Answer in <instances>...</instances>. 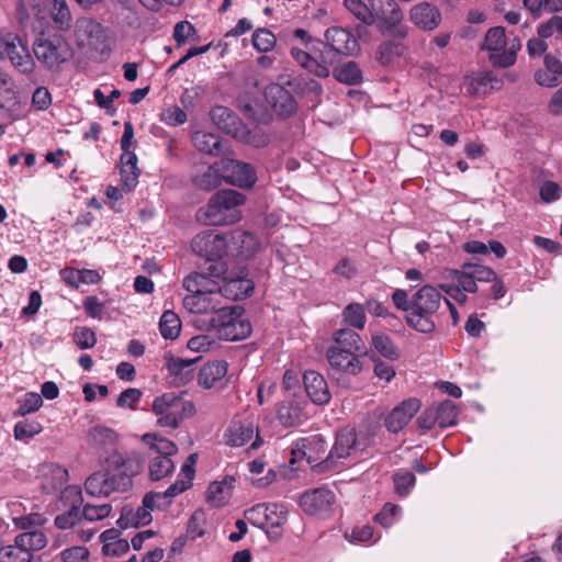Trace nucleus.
<instances>
[{
	"instance_id": "nucleus-43",
	"label": "nucleus",
	"mask_w": 562,
	"mask_h": 562,
	"mask_svg": "<svg viewBox=\"0 0 562 562\" xmlns=\"http://www.w3.org/2000/svg\"><path fill=\"white\" fill-rule=\"evenodd\" d=\"M342 321L347 325L356 328V329H363L366 326V307L360 303H350L348 304L342 313Z\"/></svg>"
},
{
	"instance_id": "nucleus-46",
	"label": "nucleus",
	"mask_w": 562,
	"mask_h": 562,
	"mask_svg": "<svg viewBox=\"0 0 562 562\" xmlns=\"http://www.w3.org/2000/svg\"><path fill=\"white\" fill-rule=\"evenodd\" d=\"M159 330L164 338L176 339L181 330L179 316L172 311H165L160 317Z\"/></svg>"
},
{
	"instance_id": "nucleus-44",
	"label": "nucleus",
	"mask_w": 562,
	"mask_h": 562,
	"mask_svg": "<svg viewBox=\"0 0 562 562\" xmlns=\"http://www.w3.org/2000/svg\"><path fill=\"white\" fill-rule=\"evenodd\" d=\"M522 3L533 18L562 10V0H522Z\"/></svg>"
},
{
	"instance_id": "nucleus-64",
	"label": "nucleus",
	"mask_w": 562,
	"mask_h": 562,
	"mask_svg": "<svg viewBox=\"0 0 562 562\" xmlns=\"http://www.w3.org/2000/svg\"><path fill=\"white\" fill-rule=\"evenodd\" d=\"M215 341L209 335H198L188 340L187 347L193 352H207L212 349Z\"/></svg>"
},
{
	"instance_id": "nucleus-5",
	"label": "nucleus",
	"mask_w": 562,
	"mask_h": 562,
	"mask_svg": "<svg viewBox=\"0 0 562 562\" xmlns=\"http://www.w3.org/2000/svg\"><path fill=\"white\" fill-rule=\"evenodd\" d=\"M245 202V196L235 190H223L214 194L204 211H199L198 218L206 225H226L240 220L237 209Z\"/></svg>"
},
{
	"instance_id": "nucleus-52",
	"label": "nucleus",
	"mask_w": 562,
	"mask_h": 562,
	"mask_svg": "<svg viewBox=\"0 0 562 562\" xmlns=\"http://www.w3.org/2000/svg\"><path fill=\"white\" fill-rule=\"evenodd\" d=\"M33 554L26 553L15 543L0 548V562H32Z\"/></svg>"
},
{
	"instance_id": "nucleus-34",
	"label": "nucleus",
	"mask_w": 562,
	"mask_h": 562,
	"mask_svg": "<svg viewBox=\"0 0 562 562\" xmlns=\"http://www.w3.org/2000/svg\"><path fill=\"white\" fill-rule=\"evenodd\" d=\"M61 280L71 288L78 289L80 284H97L101 276L97 270L64 268L59 272Z\"/></svg>"
},
{
	"instance_id": "nucleus-39",
	"label": "nucleus",
	"mask_w": 562,
	"mask_h": 562,
	"mask_svg": "<svg viewBox=\"0 0 562 562\" xmlns=\"http://www.w3.org/2000/svg\"><path fill=\"white\" fill-rule=\"evenodd\" d=\"M85 490L91 496H109L112 490L106 470L103 468V470L92 473L85 482Z\"/></svg>"
},
{
	"instance_id": "nucleus-3",
	"label": "nucleus",
	"mask_w": 562,
	"mask_h": 562,
	"mask_svg": "<svg viewBox=\"0 0 562 562\" xmlns=\"http://www.w3.org/2000/svg\"><path fill=\"white\" fill-rule=\"evenodd\" d=\"M231 233L214 234L212 232H203L198 234L191 247L193 251L206 259L204 270L210 277L220 278L227 271V265L223 261L224 257H229Z\"/></svg>"
},
{
	"instance_id": "nucleus-11",
	"label": "nucleus",
	"mask_w": 562,
	"mask_h": 562,
	"mask_svg": "<svg viewBox=\"0 0 562 562\" xmlns=\"http://www.w3.org/2000/svg\"><path fill=\"white\" fill-rule=\"evenodd\" d=\"M246 518L256 527L266 530L271 540L282 537V527L286 521V512L278 504H257L246 510Z\"/></svg>"
},
{
	"instance_id": "nucleus-50",
	"label": "nucleus",
	"mask_w": 562,
	"mask_h": 562,
	"mask_svg": "<svg viewBox=\"0 0 562 562\" xmlns=\"http://www.w3.org/2000/svg\"><path fill=\"white\" fill-rule=\"evenodd\" d=\"M192 139L195 148L202 153L214 155L218 150L220 138L212 133L195 132Z\"/></svg>"
},
{
	"instance_id": "nucleus-1",
	"label": "nucleus",
	"mask_w": 562,
	"mask_h": 562,
	"mask_svg": "<svg viewBox=\"0 0 562 562\" xmlns=\"http://www.w3.org/2000/svg\"><path fill=\"white\" fill-rule=\"evenodd\" d=\"M213 278L206 273L194 272L183 280V286L189 294L183 297L182 304L188 312L217 315L223 308L224 303Z\"/></svg>"
},
{
	"instance_id": "nucleus-15",
	"label": "nucleus",
	"mask_w": 562,
	"mask_h": 562,
	"mask_svg": "<svg viewBox=\"0 0 562 562\" xmlns=\"http://www.w3.org/2000/svg\"><path fill=\"white\" fill-rule=\"evenodd\" d=\"M357 450L356 431L352 428H344L337 434L336 440L325 460L317 464V467H319L321 472L331 470L339 460L351 457Z\"/></svg>"
},
{
	"instance_id": "nucleus-13",
	"label": "nucleus",
	"mask_w": 562,
	"mask_h": 562,
	"mask_svg": "<svg viewBox=\"0 0 562 562\" xmlns=\"http://www.w3.org/2000/svg\"><path fill=\"white\" fill-rule=\"evenodd\" d=\"M8 58L23 74L34 69L33 58L21 38L13 33L0 31V59Z\"/></svg>"
},
{
	"instance_id": "nucleus-58",
	"label": "nucleus",
	"mask_w": 562,
	"mask_h": 562,
	"mask_svg": "<svg viewBox=\"0 0 562 562\" xmlns=\"http://www.w3.org/2000/svg\"><path fill=\"white\" fill-rule=\"evenodd\" d=\"M401 508L397 505L386 503L380 513L374 516V520L384 528L391 527L397 519Z\"/></svg>"
},
{
	"instance_id": "nucleus-12",
	"label": "nucleus",
	"mask_w": 562,
	"mask_h": 562,
	"mask_svg": "<svg viewBox=\"0 0 562 562\" xmlns=\"http://www.w3.org/2000/svg\"><path fill=\"white\" fill-rule=\"evenodd\" d=\"M35 57L46 68L57 70L71 57V48L60 35H44L34 42Z\"/></svg>"
},
{
	"instance_id": "nucleus-33",
	"label": "nucleus",
	"mask_w": 562,
	"mask_h": 562,
	"mask_svg": "<svg viewBox=\"0 0 562 562\" xmlns=\"http://www.w3.org/2000/svg\"><path fill=\"white\" fill-rule=\"evenodd\" d=\"M235 479L225 476L222 481H215L207 488V502L214 507L226 505L233 494Z\"/></svg>"
},
{
	"instance_id": "nucleus-29",
	"label": "nucleus",
	"mask_w": 562,
	"mask_h": 562,
	"mask_svg": "<svg viewBox=\"0 0 562 562\" xmlns=\"http://www.w3.org/2000/svg\"><path fill=\"white\" fill-rule=\"evenodd\" d=\"M229 255L233 258L248 259L258 249L257 238L247 232L234 231L231 233Z\"/></svg>"
},
{
	"instance_id": "nucleus-38",
	"label": "nucleus",
	"mask_w": 562,
	"mask_h": 562,
	"mask_svg": "<svg viewBox=\"0 0 562 562\" xmlns=\"http://www.w3.org/2000/svg\"><path fill=\"white\" fill-rule=\"evenodd\" d=\"M498 80L488 71H481L465 78L464 85L470 94H485L493 90Z\"/></svg>"
},
{
	"instance_id": "nucleus-35",
	"label": "nucleus",
	"mask_w": 562,
	"mask_h": 562,
	"mask_svg": "<svg viewBox=\"0 0 562 562\" xmlns=\"http://www.w3.org/2000/svg\"><path fill=\"white\" fill-rule=\"evenodd\" d=\"M195 359H183L179 357H171L167 360V370L173 382L178 385L186 384L193 378V364L196 362Z\"/></svg>"
},
{
	"instance_id": "nucleus-17",
	"label": "nucleus",
	"mask_w": 562,
	"mask_h": 562,
	"mask_svg": "<svg viewBox=\"0 0 562 562\" xmlns=\"http://www.w3.org/2000/svg\"><path fill=\"white\" fill-rule=\"evenodd\" d=\"M221 171L223 179L227 183L239 188H251L257 181L254 167L236 159H222Z\"/></svg>"
},
{
	"instance_id": "nucleus-55",
	"label": "nucleus",
	"mask_w": 562,
	"mask_h": 562,
	"mask_svg": "<svg viewBox=\"0 0 562 562\" xmlns=\"http://www.w3.org/2000/svg\"><path fill=\"white\" fill-rule=\"evenodd\" d=\"M372 345L374 349L383 357L391 360L397 359V349L395 348L392 340L387 336L381 334L373 335Z\"/></svg>"
},
{
	"instance_id": "nucleus-2",
	"label": "nucleus",
	"mask_w": 562,
	"mask_h": 562,
	"mask_svg": "<svg viewBox=\"0 0 562 562\" xmlns=\"http://www.w3.org/2000/svg\"><path fill=\"white\" fill-rule=\"evenodd\" d=\"M440 306L439 291L431 285L423 286L409 301L408 314H406L408 326L423 334L432 333L439 322Z\"/></svg>"
},
{
	"instance_id": "nucleus-63",
	"label": "nucleus",
	"mask_w": 562,
	"mask_h": 562,
	"mask_svg": "<svg viewBox=\"0 0 562 562\" xmlns=\"http://www.w3.org/2000/svg\"><path fill=\"white\" fill-rule=\"evenodd\" d=\"M395 491L401 496H406L415 485V475L411 472H397L394 475Z\"/></svg>"
},
{
	"instance_id": "nucleus-16",
	"label": "nucleus",
	"mask_w": 562,
	"mask_h": 562,
	"mask_svg": "<svg viewBox=\"0 0 562 562\" xmlns=\"http://www.w3.org/2000/svg\"><path fill=\"white\" fill-rule=\"evenodd\" d=\"M325 40L327 45L322 52L329 53L334 64L338 60V55L351 56L359 49L355 36L342 27H329L325 33Z\"/></svg>"
},
{
	"instance_id": "nucleus-22",
	"label": "nucleus",
	"mask_w": 562,
	"mask_h": 562,
	"mask_svg": "<svg viewBox=\"0 0 562 562\" xmlns=\"http://www.w3.org/2000/svg\"><path fill=\"white\" fill-rule=\"evenodd\" d=\"M420 403L416 398H408L395 406L385 418V427L391 432L401 431L419 411Z\"/></svg>"
},
{
	"instance_id": "nucleus-36",
	"label": "nucleus",
	"mask_w": 562,
	"mask_h": 562,
	"mask_svg": "<svg viewBox=\"0 0 562 562\" xmlns=\"http://www.w3.org/2000/svg\"><path fill=\"white\" fill-rule=\"evenodd\" d=\"M102 542V552L104 555L119 557L130 549V543L126 539L120 537L117 529L111 528L100 535Z\"/></svg>"
},
{
	"instance_id": "nucleus-41",
	"label": "nucleus",
	"mask_w": 562,
	"mask_h": 562,
	"mask_svg": "<svg viewBox=\"0 0 562 562\" xmlns=\"http://www.w3.org/2000/svg\"><path fill=\"white\" fill-rule=\"evenodd\" d=\"M438 426L440 428L451 427L457 424L459 411L456 403L450 400L443 401L440 404L432 405Z\"/></svg>"
},
{
	"instance_id": "nucleus-8",
	"label": "nucleus",
	"mask_w": 562,
	"mask_h": 562,
	"mask_svg": "<svg viewBox=\"0 0 562 562\" xmlns=\"http://www.w3.org/2000/svg\"><path fill=\"white\" fill-rule=\"evenodd\" d=\"M151 411L157 426L177 429L184 417L193 413V405L176 393H165L153 401Z\"/></svg>"
},
{
	"instance_id": "nucleus-60",
	"label": "nucleus",
	"mask_w": 562,
	"mask_h": 562,
	"mask_svg": "<svg viewBox=\"0 0 562 562\" xmlns=\"http://www.w3.org/2000/svg\"><path fill=\"white\" fill-rule=\"evenodd\" d=\"M160 120L169 126H178L186 123L187 114L178 105H171L162 111Z\"/></svg>"
},
{
	"instance_id": "nucleus-30",
	"label": "nucleus",
	"mask_w": 562,
	"mask_h": 562,
	"mask_svg": "<svg viewBox=\"0 0 562 562\" xmlns=\"http://www.w3.org/2000/svg\"><path fill=\"white\" fill-rule=\"evenodd\" d=\"M409 18L415 25L424 30H434L441 21L439 10L428 2L414 5L409 11Z\"/></svg>"
},
{
	"instance_id": "nucleus-23",
	"label": "nucleus",
	"mask_w": 562,
	"mask_h": 562,
	"mask_svg": "<svg viewBox=\"0 0 562 562\" xmlns=\"http://www.w3.org/2000/svg\"><path fill=\"white\" fill-rule=\"evenodd\" d=\"M75 35L80 47L97 48L104 40L102 25L90 18H82L76 22Z\"/></svg>"
},
{
	"instance_id": "nucleus-14",
	"label": "nucleus",
	"mask_w": 562,
	"mask_h": 562,
	"mask_svg": "<svg viewBox=\"0 0 562 562\" xmlns=\"http://www.w3.org/2000/svg\"><path fill=\"white\" fill-rule=\"evenodd\" d=\"M291 55L301 67L321 78L328 77L330 66L334 65V59L330 58V54L323 53L318 47L303 49L293 46L291 48Z\"/></svg>"
},
{
	"instance_id": "nucleus-6",
	"label": "nucleus",
	"mask_w": 562,
	"mask_h": 562,
	"mask_svg": "<svg viewBox=\"0 0 562 562\" xmlns=\"http://www.w3.org/2000/svg\"><path fill=\"white\" fill-rule=\"evenodd\" d=\"M142 440L148 446V470L154 481H159L175 470L171 457L178 452L176 443L154 432L143 435Z\"/></svg>"
},
{
	"instance_id": "nucleus-51",
	"label": "nucleus",
	"mask_w": 562,
	"mask_h": 562,
	"mask_svg": "<svg viewBox=\"0 0 562 562\" xmlns=\"http://www.w3.org/2000/svg\"><path fill=\"white\" fill-rule=\"evenodd\" d=\"M335 345L333 347H344L351 351L360 350V336L348 328L338 329L334 333Z\"/></svg>"
},
{
	"instance_id": "nucleus-9",
	"label": "nucleus",
	"mask_w": 562,
	"mask_h": 562,
	"mask_svg": "<svg viewBox=\"0 0 562 562\" xmlns=\"http://www.w3.org/2000/svg\"><path fill=\"white\" fill-rule=\"evenodd\" d=\"M520 47V42L516 37L507 40L505 29L502 26L490 29L482 44V49L488 53L491 63L503 68L515 64Z\"/></svg>"
},
{
	"instance_id": "nucleus-49",
	"label": "nucleus",
	"mask_w": 562,
	"mask_h": 562,
	"mask_svg": "<svg viewBox=\"0 0 562 562\" xmlns=\"http://www.w3.org/2000/svg\"><path fill=\"white\" fill-rule=\"evenodd\" d=\"M333 74L336 80L346 85H357L362 79L361 71L355 61L336 67Z\"/></svg>"
},
{
	"instance_id": "nucleus-59",
	"label": "nucleus",
	"mask_w": 562,
	"mask_h": 562,
	"mask_svg": "<svg viewBox=\"0 0 562 562\" xmlns=\"http://www.w3.org/2000/svg\"><path fill=\"white\" fill-rule=\"evenodd\" d=\"M345 538L353 544L366 543L373 538V528L369 525L355 527L351 530L345 531Z\"/></svg>"
},
{
	"instance_id": "nucleus-57",
	"label": "nucleus",
	"mask_w": 562,
	"mask_h": 562,
	"mask_svg": "<svg viewBox=\"0 0 562 562\" xmlns=\"http://www.w3.org/2000/svg\"><path fill=\"white\" fill-rule=\"evenodd\" d=\"M42 431V425L35 420H21L14 426V438L24 440L38 435Z\"/></svg>"
},
{
	"instance_id": "nucleus-4",
	"label": "nucleus",
	"mask_w": 562,
	"mask_h": 562,
	"mask_svg": "<svg viewBox=\"0 0 562 562\" xmlns=\"http://www.w3.org/2000/svg\"><path fill=\"white\" fill-rule=\"evenodd\" d=\"M188 487L187 482H175L164 493L149 492L145 494L142 505L134 507H124L119 525L123 528L139 527L149 524L153 519L151 513L155 508L166 507L170 498L184 492Z\"/></svg>"
},
{
	"instance_id": "nucleus-27",
	"label": "nucleus",
	"mask_w": 562,
	"mask_h": 562,
	"mask_svg": "<svg viewBox=\"0 0 562 562\" xmlns=\"http://www.w3.org/2000/svg\"><path fill=\"white\" fill-rule=\"evenodd\" d=\"M535 80L541 87L553 88L562 82V61L552 55H546L543 67L535 72Z\"/></svg>"
},
{
	"instance_id": "nucleus-45",
	"label": "nucleus",
	"mask_w": 562,
	"mask_h": 562,
	"mask_svg": "<svg viewBox=\"0 0 562 562\" xmlns=\"http://www.w3.org/2000/svg\"><path fill=\"white\" fill-rule=\"evenodd\" d=\"M221 161L215 166H209L201 175L194 178L195 184L204 190H212L222 183Z\"/></svg>"
},
{
	"instance_id": "nucleus-31",
	"label": "nucleus",
	"mask_w": 562,
	"mask_h": 562,
	"mask_svg": "<svg viewBox=\"0 0 562 562\" xmlns=\"http://www.w3.org/2000/svg\"><path fill=\"white\" fill-rule=\"evenodd\" d=\"M46 492L60 490L68 481V471L55 463H43L38 469Z\"/></svg>"
},
{
	"instance_id": "nucleus-32",
	"label": "nucleus",
	"mask_w": 562,
	"mask_h": 562,
	"mask_svg": "<svg viewBox=\"0 0 562 562\" xmlns=\"http://www.w3.org/2000/svg\"><path fill=\"white\" fill-rule=\"evenodd\" d=\"M327 446V441L322 435H314L301 440L302 453L317 472H321L317 464L325 460Z\"/></svg>"
},
{
	"instance_id": "nucleus-61",
	"label": "nucleus",
	"mask_w": 562,
	"mask_h": 562,
	"mask_svg": "<svg viewBox=\"0 0 562 562\" xmlns=\"http://www.w3.org/2000/svg\"><path fill=\"white\" fill-rule=\"evenodd\" d=\"M112 507L110 504L91 505L86 504L82 508V516L88 521L101 520L110 515Z\"/></svg>"
},
{
	"instance_id": "nucleus-20",
	"label": "nucleus",
	"mask_w": 562,
	"mask_h": 562,
	"mask_svg": "<svg viewBox=\"0 0 562 562\" xmlns=\"http://www.w3.org/2000/svg\"><path fill=\"white\" fill-rule=\"evenodd\" d=\"M256 435L251 449H258L262 445V439L258 435V429L252 422L233 420L225 431V440L228 446L241 447Z\"/></svg>"
},
{
	"instance_id": "nucleus-24",
	"label": "nucleus",
	"mask_w": 562,
	"mask_h": 562,
	"mask_svg": "<svg viewBox=\"0 0 562 562\" xmlns=\"http://www.w3.org/2000/svg\"><path fill=\"white\" fill-rule=\"evenodd\" d=\"M266 99L280 116H290L296 111V101L289 90L280 85H271L266 91Z\"/></svg>"
},
{
	"instance_id": "nucleus-48",
	"label": "nucleus",
	"mask_w": 562,
	"mask_h": 562,
	"mask_svg": "<svg viewBox=\"0 0 562 562\" xmlns=\"http://www.w3.org/2000/svg\"><path fill=\"white\" fill-rule=\"evenodd\" d=\"M471 262L464 263L460 270H453L451 272V283L460 286L463 291L474 293L477 290V285L470 272Z\"/></svg>"
},
{
	"instance_id": "nucleus-10",
	"label": "nucleus",
	"mask_w": 562,
	"mask_h": 562,
	"mask_svg": "<svg viewBox=\"0 0 562 562\" xmlns=\"http://www.w3.org/2000/svg\"><path fill=\"white\" fill-rule=\"evenodd\" d=\"M210 324L218 337L225 340H240L251 334V325L238 306L224 305L217 315L212 316Z\"/></svg>"
},
{
	"instance_id": "nucleus-56",
	"label": "nucleus",
	"mask_w": 562,
	"mask_h": 562,
	"mask_svg": "<svg viewBox=\"0 0 562 562\" xmlns=\"http://www.w3.org/2000/svg\"><path fill=\"white\" fill-rule=\"evenodd\" d=\"M19 408L18 414L21 416H25L38 411L43 405L42 396L34 392H29L24 394L19 400Z\"/></svg>"
},
{
	"instance_id": "nucleus-26",
	"label": "nucleus",
	"mask_w": 562,
	"mask_h": 562,
	"mask_svg": "<svg viewBox=\"0 0 562 562\" xmlns=\"http://www.w3.org/2000/svg\"><path fill=\"white\" fill-rule=\"evenodd\" d=\"M305 391L311 401L317 405H325L330 400L328 384L325 378L316 371L310 370L303 376Z\"/></svg>"
},
{
	"instance_id": "nucleus-54",
	"label": "nucleus",
	"mask_w": 562,
	"mask_h": 562,
	"mask_svg": "<svg viewBox=\"0 0 562 562\" xmlns=\"http://www.w3.org/2000/svg\"><path fill=\"white\" fill-rule=\"evenodd\" d=\"M252 45L258 52H270L276 45V36L267 29H258L252 34Z\"/></svg>"
},
{
	"instance_id": "nucleus-21",
	"label": "nucleus",
	"mask_w": 562,
	"mask_h": 562,
	"mask_svg": "<svg viewBox=\"0 0 562 562\" xmlns=\"http://www.w3.org/2000/svg\"><path fill=\"white\" fill-rule=\"evenodd\" d=\"M335 502V495L327 488H315L301 496L300 505L308 515L327 513Z\"/></svg>"
},
{
	"instance_id": "nucleus-62",
	"label": "nucleus",
	"mask_w": 562,
	"mask_h": 562,
	"mask_svg": "<svg viewBox=\"0 0 562 562\" xmlns=\"http://www.w3.org/2000/svg\"><path fill=\"white\" fill-rule=\"evenodd\" d=\"M74 341L80 349L92 348L97 342L95 334L88 327H77L74 333Z\"/></svg>"
},
{
	"instance_id": "nucleus-40",
	"label": "nucleus",
	"mask_w": 562,
	"mask_h": 562,
	"mask_svg": "<svg viewBox=\"0 0 562 562\" xmlns=\"http://www.w3.org/2000/svg\"><path fill=\"white\" fill-rule=\"evenodd\" d=\"M14 539L15 543L30 554L44 549L47 544V538L41 530H29L18 535Z\"/></svg>"
},
{
	"instance_id": "nucleus-7",
	"label": "nucleus",
	"mask_w": 562,
	"mask_h": 562,
	"mask_svg": "<svg viewBox=\"0 0 562 562\" xmlns=\"http://www.w3.org/2000/svg\"><path fill=\"white\" fill-rule=\"evenodd\" d=\"M102 468L109 473V481L113 492H126L133 484V477L138 474L140 465L135 459L114 449L100 456Z\"/></svg>"
},
{
	"instance_id": "nucleus-42",
	"label": "nucleus",
	"mask_w": 562,
	"mask_h": 562,
	"mask_svg": "<svg viewBox=\"0 0 562 562\" xmlns=\"http://www.w3.org/2000/svg\"><path fill=\"white\" fill-rule=\"evenodd\" d=\"M89 438L90 441L102 448H110V450H106L103 456H106L108 452H110L112 447L117 441V435L114 430L103 427V426H95L89 431Z\"/></svg>"
},
{
	"instance_id": "nucleus-47",
	"label": "nucleus",
	"mask_w": 562,
	"mask_h": 562,
	"mask_svg": "<svg viewBox=\"0 0 562 562\" xmlns=\"http://www.w3.org/2000/svg\"><path fill=\"white\" fill-rule=\"evenodd\" d=\"M281 423L288 427L302 424L306 419V414L299 403L282 405L278 411Z\"/></svg>"
},
{
	"instance_id": "nucleus-53",
	"label": "nucleus",
	"mask_w": 562,
	"mask_h": 562,
	"mask_svg": "<svg viewBox=\"0 0 562 562\" xmlns=\"http://www.w3.org/2000/svg\"><path fill=\"white\" fill-rule=\"evenodd\" d=\"M52 3V16L61 30L69 29L71 15L66 0H48Z\"/></svg>"
},
{
	"instance_id": "nucleus-19",
	"label": "nucleus",
	"mask_w": 562,
	"mask_h": 562,
	"mask_svg": "<svg viewBox=\"0 0 562 562\" xmlns=\"http://www.w3.org/2000/svg\"><path fill=\"white\" fill-rule=\"evenodd\" d=\"M327 359L334 373L356 375L362 370L360 359L355 351L344 347H329Z\"/></svg>"
},
{
	"instance_id": "nucleus-28",
	"label": "nucleus",
	"mask_w": 562,
	"mask_h": 562,
	"mask_svg": "<svg viewBox=\"0 0 562 562\" xmlns=\"http://www.w3.org/2000/svg\"><path fill=\"white\" fill-rule=\"evenodd\" d=\"M227 374V363L224 360H214L205 363L199 371L198 382L204 389L221 387Z\"/></svg>"
},
{
	"instance_id": "nucleus-18",
	"label": "nucleus",
	"mask_w": 562,
	"mask_h": 562,
	"mask_svg": "<svg viewBox=\"0 0 562 562\" xmlns=\"http://www.w3.org/2000/svg\"><path fill=\"white\" fill-rule=\"evenodd\" d=\"M216 281V290L221 293V300H240L249 295L255 284L252 280L241 276H227V272L220 278H213Z\"/></svg>"
},
{
	"instance_id": "nucleus-37",
	"label": "nucleus",
	"mask_w": 562,
	"mask_h": 562,
	"mask_svg": "<svg viewBox=\"0 0 562 562\" xmlns=\"http://www.w3.org/2000/svg\"><path fill=\"white\" fill-rule=\"evenodd\" d=\"M139 169L135 153H122L121 180L125 190L131 191L138 183Z\"/></svg>"
},
{
	"instance_id": "nucleus-25",
	"label": "nucleus",
	"mask_w": 562,
	"mask_h": 562,
	"mask_svg": "<svg viewBox=\"0 0 562 562\" xmlns=\"http://www.w3.org/2000/svg\"><path fill=\"white\" fill-rule=\"evenodd\" d=\"M210 115L212 122L221 131L236 138H244L241 122L232 110L226 106L217 105L212 109Z\"/></svg>"
}]
</instances>
